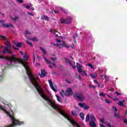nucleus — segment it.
Segmentation results:
<instances>
[{
  "instance_id": "obj_20",
  "label": "nucleus",
  "mask_w": 127,
  "mask_h": 127,
  "mask_svg": "<svg viewBox=\"0 0 127 127\" xmlns=\"http://www.w3.org/2000/svg\"><path fill=\"white\" fill-rule=\"evenodd\" d=\"M104 124L108 127H115V126L111 125L109 122H105Z\"/></svg>"
},
{
  "instance_id": "obj_52",
  "label": "nucleus",
  "mask_w": 127,
  "mask_h": 127,
  "mask_svg": "<svg viewBox=\"0 0 127 127\" xmlns=\"http://www.w3.org/2000/svg\"><path fill=\"white\" fill-rule=\"evenodd\" d=\"M76 127H80V125H79V124H78L77 123H76Z\"/></svg>"
},
{
  "instance_id": "obj_27",
  "label": "nucleus",
  "mask_w": 127,
  "mask_h": 127,
  "mask_svg": "<svg viewBox=\"0 0 127 127\" xmlns=\"http://www.w3.org/2000/svg\"><path fill=\"white\" fill-rule=\"evenodd\" d=\"M57 46L59 47V49H62V48H63V45H62V44H61V45L57 44Z\"/></svg>"
},
{
  "instance_id": "obj_34",
  "label": "nucleus",
  "mask_w": 127,
  "mask_h": 127,
  "mask_svg": "<svg viewBox=\"0 0 127 127\" xmlns=\"http://www.w3.org/2000/svg\"><path fill=\"white\" fill-rule=\"evenodd\" d=\"M99 120H100V122L102 123V124H104L105 123V119L104 118L100 119Z\"/></svg>"
},
{
  "instance_id": "obj_17",
  "label": "nucleus",
  "mask_w": 127,
  "mask_h": 127,
  "mask_svg": "<svg viewBox=\"0 0 127 127\" xmlns=\"http://www.w3.org/2000/svg\"><path fill=\"white\" fill-rule=\"evenodd\" d=\"M62 44L63 46H64V47H65L66 48H69V46L66 45L65 44V42L64 41H62Z\"/></svg>"
},
{
  "instance_id": "obj_15",
  "label": "nucleus",
  "mask_w": 127,
  "mask_h": 127,
  "mask_svg": "<svg viewBox=\"0 0 127 127\" xmlns=\"http://www.w3.org/2000/svg\"><path fill=\"white\" fill-rule=\"evenodd\" d=\"M53 32L54 34H55V36L56 37H58V32H57V30H51V32Z\"/></svg>"
},
{
  "instance_id": "obj_11",
  "label": "nucleus",
  "mask_w": 127,
  "mask_h": 127,
  "mask_svg": "<svg viewBox=\"0 0 127 127\" xmlns=\"http://www.w3.org/2000/svg\"><path fill=\"white\" fill-rule=\"evenodd\" d=\"M64 62L66 64H67L68 65L70 66H73V64H72V62H71V61L69 60V59L64 58Z\"/></svg>"
},
{
  "instance_id": "obj_24",
  "label": "nucleus",
  "mask_w": 127,
  "mask_h": 127,
  "mask_svg": "<svg viewBox=\"0 0 127 127\" xmlns=\"http://www.w3.org/2000/svg\"><path fill=\"white\" fill-rule=\"evenodd\" d=\"M42 19H45V20H49V17L47 16H44L43 17L41 18Z\"/></svg>"
},
{
  "instance_id": "obj_40",
  "label": "nucleus",
  "mask_w": 127,
  "mask_h": 127,
  "mask_svg": "<svg viewBox=\"0 0 127 127\" xmlns=\"http://www.w3.org/2000/svg\"><path fill=\"white\" fill-rule=\"evenodd\" d=\"M105 102L106 103H107V104H111V103H112L111 101H110V100H109L108 99H105Z\"/></svg>"
},
{
  "instance_id": "obj_16",
  "label": "nucleus",
  "mask_w": 127,
  "mask_h": 127,
  "mask_svg": "<svg viewBox=\"0 0 127 127\" xmlns=\"http://www.w3.org/2000/svg\"><path fill=\"white\" fill-rule=\"evenodd\" d=\"M56 97H57V100L60 103H62V99H61V97L59 96L58 95H56Z\"/></svg>"
},
{
  "instance_id": "obj_48",
  "label": "nucleus",
  "mask_w": 127,
  "mask_h": 127,
  "mask_svg": "<svg viewBox=\"0 0 127 127\" xmlns=\"http://www.w3.org/2000/svg\"><path fill=\"white\" fill-rule=\"evenodd\" d=\"M115 94H116V95H117L118 96L122 95L120 93H119L118 92H116Z\"/></svg>"
},
{
  "instance_id": "obj_64",
  "label": "nucleus",
  "mask_w": 127,
  "mask_h": 127,
  "mask_svg": "<svg viewBox=\"0 0 127 127\" xmlns=\"http://www.w3.org/2000/svg\"><path fill=\"white\" fill-rule=\"evenodd\" d=\"M115 101H119V98H116L115 99Z\"/></svg>"
},
{
  "instance_id": "obj_22",
  "label": "nucleus",
  "mask_w": 127,
  "mask_h": 127,
  "mask_svg": "<svg viewBox=\"0 0 127 127\" xmlns=\"http://www.w3.org/2000/svg\"><path fill=\"white\" fill-rule=\"evenodd\" d=\"M81 73V75L82 76H86V77L88 76V74H87V73H86V72L85 71H82Z\"/></svg>"
},
{
  "instance_id": "obj_54",
  "label": "nucleus",
  "mask_w": 127,
  "mask_h": 127,
  "mask_svg": "<svg viewBox=\"0 0 127 127\" xmlns=\"http://www.w3.org/2000/svg\"><path fill=\"white\" fill-rule=\"evenodd\" d=\"M100 127H105V126H104V125L103 124H100Z\"/></svg>"
},
{
  "instance_id": "obj_53",
  "label": "nucleus",
  "mask_w": 127,
  "mask_h": 127,
  "mask_svg": "<svg viewBox=\"0 0 127 127\" xmlns=\"http://www.w3.org/2000/svg\"><path fill=\"white\" fill-rule=\"evenodd\" d=\"M33 57H34L33 63H34V61H35V56L34 55V54H33Z\"/></svg>"
},
{
  "instance_id": "obj_5",
  "label": "nucleus",
  "mask_w": 127,
  "mask_h": 127,
  "mask_svg": "<svg viewBox=\"0 0 127 127\" xmlns=\"http://www.w3.org/2000/svg\"><path fill=\"white\" fill-rule=\"evenodd\" d=\"M49 83V85L50 86L51 89L54 91V92H57V86L54 83H52V81L50 79L48 81Z\"/></svg>"
},
{
  "instance_id": "obj_35",
  "label": "nucleus",
  "mask_w": 127,
  "mask_h": 127,
  "mask_svg": "<svg viewBox=\"0 0 127 127\" xmlns=\"http://www.w3.org/2000/svg\"><path fill=\"white\" fill-rule=\"evenodd\" d=\"M118 104L119 105V106H124V101H120Z\"/></svg>"
},
{
  "instance_id": "obj_13",
  "label": "nucleus",
  "mask_w": 127,
  "mask_h": 127,
  "mask_svg": "<svg viewBox=\"0 0 127 127\" xmlns=\"http://www.w3.org/2000/svg\"><path fill=\"white\" fill-rule=\"evenodd\" d=\"M89 125L90 126V127H97V125L95 124V121H90L89 122Z\"/></svg>"
},
{
  "instance_id": "obj_25",
  "label": "nucleus",
  "mask_w": 127,
  "mask_h": 127,
  "mask_svg": "<svg viewBox=\"0 0 127 127\" xmlns=\"http://www.w3.org/2000/svg\"><path fill=\"white\" fill-rule=\"evenodd\" d=\"M51 60H52L53 62H55L56 61V60L57 59V57H51L50 58Z\"/></svg>"
},
{
  "instance_id": "obj_12",
  "label": "nucleus",
  "mask_w": 127,
  "mask_h": 127,
  "mask_svg": "<svg viewBox=\"0 0 127 127\" xmlns=\"http://www.w3.org/2000/svg\"><path fill=\"white\" fill-rule=\"evenodd\" d=\"M39 75H40L41 78H43V77H45L46 75V72H45V70L42 69L41 70V74H40V73H39Z\"/></svg>"
},
{
  "instance_id": "obj_55",
  "label": "nucleus",
  "mask_w": 127,
  "mask_h": 127,
  "mask_svg": "<svg viewBox=\"0 0 127 127\" xmlns=\"http://www.w3.org/2000/svg\"><path fill=\"white\" fill-rule=\"evenodd\" d=\"M77 78H78V79H79V80H81V76H80V75H78Z\"/></svg>"
},
{
  "instance_id": "obj_59",
  "label": "nucleus",
  "mask_w": 127,
  "mask_h": 127,
  "mask_svg": "<svg viewBox=\"0 0 127 127\" xmlns=\"http://www.w3.org/2000/svg\"><path fill=\"white\" fill-rule=\"evenodd\" d=\"M94 82H95L96 84H99V83H98V81H97V80H94Z\"/></svg>"
},
{
  "instance_id": "obj_60",
  "label": "nucleus",
  "mask_w": 127,
  "mask_h": 127,
  "mask_svg": "<svg viewBox=\"0 0 127 127\" xmlns=\"http://www.w3.org/2000/svg\"><path fill=\"white\" fill-rule=\"evenodd\" d=\"M55 13H58V11H56V10H54Z\"/></svg>"
},
{
  "instance_id": "obj_21",
  "label": "nucleus",
  "mask_w": 127,
  "mask_h": 127,
  "mask_svg": "<svg viewBox=\"0 0 127 127\" xmlns=\"http://www.w3.org/2000/svg\"><path fill=\"white\" fill-rule=\"evenodd\" d=\"M114 116L117 119H121V116H120V115L117 114L116 112L114 113Z\"/></svg>"
},
{
  "instance_id": "obj_14",
  "label": "nucleus",
  "mask_w": 127,
  "mask_h": 127,
  "mask_svg": "<svg viewBox=\"0 0 127 127\" xmlns=\"http://www.w3.org/2000/svg\"><path fill=\"white\" fill-rule=\"evenodd\" d=\"M13 43L15 44V45L17 46V47H18L19 48H20L21 47L22 43H15V41H13Z\"/></svg>"
},
{
  "instance_id": "obj_30",
  "label": "nucleus",
  "mask_w": 127,
  "mask_h": 127,
  "mask_svg": "<svg viewBox=\"0 0 127 127\" xmlns=\"http://www.w3.org/2000/svg\"><path fill=\"white\" fill-rule=\"evenodd\" d=\"M60 94H61L62 97L63 98H64V94H65V91L62 90V92L60 93Z\"/></svg>"
},
{
  "instance_id": "obj_28",
  "label": "nucleus",
  "mask_w": 127,
  "mask_h": 127,
  "mask_svg": "<svg viewBox=\"0 0 127 127\" xmlns=\"http://www.w3.org/2000/svg\"><path fill=\"white\" fill-rule=\"evenodd\" d=\"M29 40H32L33 41H38V40L36 37H34L33 38L29 39Z\"/></svg>"
},
{
  "instance_id": "obj_26",
  "label": "nucleus",
  "mask_w": 127,
  "mask_h": 127,
  "mask_svg": "<svg viewBox=\"0 0 127 127\" xmlns=\"http://www.w3.org/2000/svg\"><path fill=\"white\" fill-rule=\"evenodd\" d=\"M23 6H24V7H26L27 9H29V8H30V6L26 4H23Z\"/></svg>"
},
{
  "instance_id": "obj_6",
  "label": "nucleus",
  "mask_w": 127,
  "mask_h": 127,
  "mask_svg": "<svg viewBox=\"0 0 127 127\" xmlns=\"http://www.w3.org/2000/svg\"><path fill=\"white\" fill-rule=\"evenodd\" d=\"M90 119L91 120V122H96V118L93 114H91L90 115L87 114L85 119V122H89V120Z\"/></svg>"
},
{
  "instance_id": "obj_18",
  "label": "nucleus",
  "mask_w": 127,
  "mask_h": 127,
  "mask_svg": "<svg viewBox=\"0 0 127 127\" xmlns=\"http://www.w3.org/2000/svg\"><path fill=\"white\" fill-rule=\"evenodd\" d=\"M23 60L24 61H27L28 60V55H26V54H24V56L23 57Z\"/></svg>"
},
{
  "instance_id": "obj_8",
  "label": "nucleus",
  "mask_w": 127,
  "mask_h": 127,
  "mask_svg": "<svg viewBox=\"0 0 127 127\" xmlns=\"http://www.w3.org/2000/svg\"><path fill=\"white\" fill-rule=\"evenodd\" d=\"M0 23L2 24V26L3 27H13V25L11 24H5L4 23V20H0Z\"/></svg>"
},
{
  "instance_id": "obj_1",
  "label": "nucleus",
  "mask_w": 127,
  "mask_h": 127,
  "mask_svg": "<svg viewBox=\"0 0 127 127\" xmlns=\"http://www.w3.org/2000/svg\"><path fill=\"white\" fill-rule=\"evenodd\" d=\"M40 49H41V51L43 52L44 55L43 56V58L45 60V61L47 63V64H48L49 65V68H53V66L55 67V63H51V61L48 60L47 59H46V57H45V55H46V54L47 53V51L45 50V49L41 47H40Z\"/></svg>"
},
{
  "instance_id": "obj_4",
  "label": "nucleus",
  "mask_w": 127,
  "mask_h": 127,
  "mask_svg": "<svg viewBox=\"0 0 127 127\" xmlns=\"http://www.w3.org/2000/svg\"><path fill=\"white\" fill-rule=\"evenodd\" d=\"M74 96L77 98L78 101H85V97L82 93H78L75 94Z\"/></svg>"
},
{
  "instance_id": "obj_29",
  "label": "nucleus",
  "mask_w": 127,
  "mask_h": 127,
  "mask_svg": "<svg viewBox=\"0 0 127 127\" xmlns=\"http://www.w3.org/2000/svg\"><path fill=\"white\" fill-rule=\"evenodd\" d=\"M78 106H79V107H81V108H84V106H85V103H79Z\"/></svg>"
},
{
  "instance_id": "obj_42",
  "label": "nucleus",
  "mask_w": 127,
  "mask_h": 127,
  "mask_svg": "<svg viewBox=\"0 0 127 127\" xmlns=\"http://www.w3.org/2000/svg\"><path fill=\"white\" fill-rule=\"evenodd\" d=\"M18 19V16H16L13 18H12V19H13V21H15V20H16V19Z\"/></svg>"
},
{
  "instance_id": "obj_38",
  "label": "nucleus",
  "mask_w": 127,
  "mask_h": 127,
  "mask_svg": "<svg viewBox=\"0 0 127 127\" xmlns=\"http://www.w3.org/2000/svg\"><path fill=\"white\" fill-rule=\"evenodd\" d=\"M104 78L105 79V80H106V81H109V76L108 75H104Z\"/></svg>"
},
{
  "instance_id": "obj_50",
  "label": "nucleus",
  "mask_w": 127,
  "mask_h": 127,
  "mask_svg": "<svg viewBox=\"0 0 127 127\" xmlns=\"http://www.w3.org/2000/svg\"><path fill=\"white\" fill-rule=\"evenodd\" d=\"M25 33V34H30V33L28 31H26Z\"/></svg>"
},
{
  "instance_id": "obj_31",
  "label": "nucleus",
  "mask_w": 127,
  "mask_h": 127,
  "mask_svg": "<svg viewBox=\"0 0 127 127\" xmlns=\"http://www.w3.org/2000/svg\"><path fill=\"white\" fill-rule=\"evenodd\" d=\"M90 76L91 78H93V79H95V78L97 77V74H90Z\"/></svg>"
},
{
  "instance_id": "obj_33",
  "label": "nucleus",
  "mask_w": 127,
  "mask_h": 127,
  "mask_svg": "<svg viewBox=\"0 0 127 127\" xmlns=\"http://www.w3.org/2000/svg\"><path fill=\"white\" fill-rule=\"evenodd\" d=\"M106 95H107V94H104V93L103 92H101L100 94H99V96L100 97H105V96H106Z\"/></svg>"
},
{
  "instance_id": "obj_37",
  "label": "nucleus",
  "mask_w": 127,
  "mask_h": 127,
  "mask_svg": "<svg viewBox=\"0 0 127 127\" xmlns=\"http://www.w3.org/2000/svg\"><path fill=\"white\" fill-rule=\"evenodd\" d=\"M112 109L113 110V111H114V112H115V113H117V112H118V109H117V108L115 107H112Z\"/></svg>"
},
{
  "instance_id": "obj_10",
  "label": "nucleus",
  "mask_w": 127,
  "mask_h": 127,
  "mask_svg": "<svg viewBox=\"0 0 127 127\" xmlns=\"http://www.w3.org/2000/svg\"><path fill=\"white\" fill-rule=\"evenodd\" d=\"M76 67L77 68V70L79 73H81L82 71V65H80L79 63H76Z\"/></svg>"
},
{
  "instance_id": "obj_44",
  "label": "nucleus",
  "mask_w": 127,
  "mask_h": 127,
  "mask_svg": "<svg viewBox=\"0 0 127 127\" xmlns=\"http://www.w3.org/2000/svg\"><path fill=\"white\" fill-rule=\"evenodd\" d=\"M37 57L39 61H41V60H42V59L39 56H37Z\"/></svg>"
},
{
  "instance_id": "obj_57",
  "label": "nucleus",
  "mask_w": 127,
  "mask_h": 127,
  "mask_svg": "<svg viewBox=\"0 0 127 127\" xmlns=\"http://www.w3.org/2000/svg\"><path fill=\"white\" fill-rule=\"evenodd\" d=\"M0 58L1 59H3V58H4V57L3 56H0Z\"/></svg>"
},
{
  "instance_id": "obj_41",
  "label": "nucleus",
  "mask_w": 127,
  "mask_h": 127,
  "mask_svg": "<svg viewBox=\"0 0 127 127\" xmlns=\"http://www.w3.org/2000/svg\"><path fill=\"white\" fill-rule=\"evenodd\" d=\"M56 41H57V42H58L59 43H61V44H62V41H61V40H60L58 39H57Z\"/></svg>"
},
{
  "instance_id": "obj_9",
  "label": "nucleus",
  "mask_w": 127,
  "mask_h": 127,
  "mask_svg": "<svg viewBox=\"0 0 127 127\" xmlns=\"http://www.w3.org/2000/svg\"><path fill=\"white\" fill-rule=\"evenodd\" d=\"M65 94L67 96H71V95H73V91L72 90V89L70 88H67L65 91Z\"/></svg>"
},
{
  "instance_id": "obj_36",
  "label": "nucleus",
  "mask_w": 127,
  "mask_h": 127,
  "mask_svg": "<svg viewBox=\"0 0 127 127\" xmlns=\"http://www.w3.org/2000/svg\"><path fill=\"white\" fill-rule=\"evenodd\" d=\"M86 66H89V67H90V68H92V69L94 68V66L93 65L91 64H88L86 65Z\"/></svg>"
},
{
  "instance_id": "obj_63",
  "label": "nucleus",
  "mask_w": 127,
  "mask_h": 127,
  "mask_svg": "<svg viewBox=\"0 0 127 127\" xmlns=\"http://www.w3.org/2000/svg\"><path fill=\"white\" fill-rule=\"evenodd\" d=\"M52 56H53V57H56V56L54 54L52 55Z\"/></svg>"
},
{
  "instance_id": "obj_39",
  "label": "nucleus",
  "mask_w": 127,
  "mask_h": 127,
  "mask_svg": "<svg viewBox=\"0 0 127 127\" xmlns=\"http://www.w3.org/2000/svg\"><path fill=\"white\" fill-rule=\"evenodd\" d=\"M0 37L1 38L2 40H5L6 39L5 37L2 35H0Z\"/></svg>"
},
{
  "instance_id": "obj_47",
  "label": "nucleus",
  "mask_w": 127,
  "mask_h": 127,
  "mask_svg": "<svg viewBox=\"0 0 127 127\" xmlns=\"http://www.w3.org/2000/svg\"><path fill=\"white\" fill-rule=\"evenodd\" d=\"M89 87H90V88H94V89H96V88H97V86H93V85H90Z\"/></svg>"
},
{
  "instance_id": "obj_7",
  "label": "nucleus",
  "mask_w": 127,
  "mask_h": 127,
  "mask_svg": "<svg viewBox=\"0 0 127 127\" xmlns=\"http://www.w3.org/2000/svg\"><path fill=\"white\" fill-rule=\"evenodd\" d=\"M76 111H71V113L72 116H74V117H77V116L79 115V112H80V109L77 107H75Z\"/></svg>"
},
{
  "instance_id": "obj_49",
  "label": "nucleus",
  "mask_w": 127,
  "mask_h": 127,
  "mask_svg": "<svg viewBox=\"0 0 127 127\" xmlns=\"http://www.w3.org/2000/svg\"><path fill=\"white\" fill-rule=\"evenodd\" d=\"M65 82L68 83V84H71V82H70V81L68 80L67 79H65Z\"/></svg>"
},
{
  "instance_id": "obj_51",
  "label": "nucleus",
  "mask_w": 127,
  "mask_h": 127,
  "mask_svg": "<svg viewBox=\"0 0 127 127\" xmlns=\"http://www.w3.org/2000/svg\"><path fill=\"white\" fill-rule=\"evenodd\" d=\"M28 14H29V15H31V16H33L34 14H32V13L28 12Z\"/></svg>"
},
{
  "instance_id": "obj_58",
  "label": "nucleus",
  "mask_w": 127,
  "mask_h": 127,
  "mask_svg": "<svg viewBox=\"0 0 127 127\" xmlns=\"http://www.w3.org/2000/svg\"><path fill=\"white\" fill-rule=\"evenodd\" d=\"M36 66H40V64H38V63H37L36 64Z\"/></svg>"
},
{
  "instance_id": "obj_56",
  "label": "nucleus",
  "mask_w": 127,
  "mask_h": 127,
  "mask_svg": "<svg viewBox=\"0 0 127 127\" xmlns=\"http://www.w3.org/2000/svg\"><path fill=\"white\" fill-rule=\"evenodd\" d=\"M61 9H62V10H63V11H64V13H67V12L66 11L64 10V9H63V8H62Z\"/></svg>"
},
{
  "instance_id": "obj_3",
  "label": "nucleus",
  "mask_w": 127,
  "mask_h": 127,
  "mask_svg": "<svg viewBox=\"0 0 127 127\" xmlns=\"http://www.w3.org/2000/svg\"><path fill=\"white\" fill-rule=\"evenodd\" d=\"M72 21V18L70 17H68L65 19H61V23H64L65 24H69L71 23Z\"/></svg>"
},
{
  "instance_id": "obj_46",
  "label": "nucleus",
  "mask_w": 127,
  "mask_h": 127,
  "mask_svg": "<svg viewBox=\"0 0 127 127\" xmlns=\"http://www.w3.org/2000/svg\"><path fill=\"white\" fill-rule=\"evenodd\" d=\"M12 47H13L15 50H19V49L18 48H15L14 46H12Z\"/></svg>"
},
{
  "instance_id": "obj_2",
  "label": "nucleus",
  "mask_w": 127,
  "mask_h": 127,
  "mask_svg": "<svg viewBox=\"0 0 127 127\" xmlns=\"http://www.w3.org/2000/svg\"><path fill=\"white\" fill-rule=\"evenodd\" d=\"M6 47L4 48V50L2 51V54H6L7 53L9 54H12V52L10 48H11V45L8 41L5 43Z\"/></svg>"
},
{
  "instance_id": "obj_32",
  "label": "nucleus",
  "mask_w": 127,
  "mask_h": 127,
  "mask_svg": "<svg viewBox=\"0 0 127 127\" xmlns=\"http://www.w3.org/2000/svg\"><path fill=\"white\" fill-rule=\"evenodd\" d=\"M26 43L27 44H28V45H30V46H31V47L33 46V45H32V44L31 43H30V42H29L28 41H26Z\"/></svg>"
},
{
  "instance_id": "obj_43",
  "label": "nucleus",
  "mask_w": 127,
  "mask_h": 127,
  "mask_svg": "<svg viewBox=\"0 0 127 127\" xmlns=\"http://www.w3.org/2000/svg\"><path fill=\"white\" fill-rule=\"evenodd\" d=\"M16 1H18V2H19V3H23V1L22 0H16Z\"/></svg>"
},
{
  "instance_id": "obj_61",
  "label": "nucleus",
  "mask_w": 127,
  "mask_h": 127,
  "mask_svg": "<svg viewBox=\"0 0 127 127\" xmlns=\"http://www.w3.org/2000/svg\"><path fill=\"white\" fill-rule=\"evenodd\" d=\"M20 53L21 55H23V53H22V52L20 51Z\"/></svg>"
},
{
  "instance_id": "obj_45",
  "label": "nucleus",
  "mask_w": 127,
  "mask_h": 127,
  "mask_svg": "<svg viewBox=\"0 0 127 127\" xmlns=\"http://www.w3.org/2000/svg\"><path fill=\"white\" fill-rule=\"evenodd\" d=\"M123 120H124V123L126 125H127V119H124Z\"/></svg>"
},
{
  "instance_id": "obj_23",
  "label": "nucleus",
  "mask_w": 127,
  "mask_h": 127,
  "mask_svg": "<svg viewBox=\"0 0 127 127\" xmlns=\"http://www.w3.org/2000/svg\"><path fill=\"white\" fill-rule=\"evenodd\" d=\"M83 109L84 110H89V109H90V107L88 105L84 104V106H83Z\"/></svg>"
},
{
  "instance_id": "obj_19",
  "label": "nucleus",
  "mask_w": 127,
  "mask_h": 127,
  "mask_svg": "<svg viewBox=\"0 0 127 127\" xmlns=\"http://www.w3.org/2000/svg\"><path fill=\"white\" fill-rule=\"evenodd\" d=\"M79 117L82 120H84L85 118V115H84V113H80Z\"/></svg>"
},
{
  "instance_id": "obj_62",
  "label": "nucleus",
  "mask_w": 127,
  "mask_h": 127,
  "mask_svg": "<svg viewBox=\"0 0 127 127\" xmlns=\"http://www.w3.org/2000/svg\"><path fill=\"white\" fill-rule=\"evenodd\" d=\"M127 110L125 111V115L127 116Z\"/></svg>"
}]
</instances>
